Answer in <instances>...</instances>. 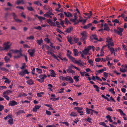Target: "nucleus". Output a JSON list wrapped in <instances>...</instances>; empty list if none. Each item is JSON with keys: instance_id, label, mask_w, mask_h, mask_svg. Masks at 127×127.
<instances>
[{"instance_id": "nucleus-5", "label": "nucleus", "mask_w": 127, "mask_h": 127, "mask_svg": "<svg viewBox=\"0 0 127 127\" xmlns=\"http://www.w3.org/2000/svg\"><path fill=\"white\" fill-rule=\"evenodd\" d=\"M28 52L29 53V54L30 55L31 57L34 56V53L35 52L34 49H29L28 51Z\"/></svg>"}, {"instance_id": "nucleus-59", "label": "nucleus", "mask_w": 127, "mask_h": 127, "mask_svg": "<svg viewBox=\"0 0 127 127\" xmlns=\"http://www.w3.org/2000/svg\"><path fill=\"white\" fill-rule=\"evenodd\" d=\"M120 70L123 73H124L126 71V70L125 69H123L121 68H120Z\"/></svg>"}, {"instance_id": "nucleus-40", "label": "nucleus", "mask_w": 127, "mask_h": 127, "mask_svg": "<svg viewBox=\"0 0 127 127\" xmlns=\"http://www.w3.org/2000/svg\"><path fill=\"white\" fill-rule=\"evenodd\" d=\"M109 91L111 92V93L114 95L115 94V92L114 91V88H111L109 90Z\"/></svg>"}, {"instance_id": "nucleus-1", "label": "nucleus", "mask_w": 127, "mask_h": 127, "mask_svg": "<svg viewBox=\"0 0 127 127\" xmlns=\"http://www.w3.org/2000/svg\"><path fill=\"white\" fill-rule=\"evenodd\" d=\"M106 42H107L109 45L111 46H114L113 43L112 41V39L111 37L110 38L109 37H108L106 38Z\"/></svg>"}, {"instance_id": "nucleus-41", "label": "nucleus", "mask_w": 127, "mask_h": 127, "mask_svg": "<svg viewBox=\"0 0 127 127\" xmlns=\"http://www.w3.org/2000/svg\"><path fill=\"white\" fill-rule=\"evenodd\" d=\"M11 14L13 17V19L15 20L16 19V18L17 17V16L14 13H12Z\"/></svg>"}, {"instance_id": "nucleus-10", "label": "nucleus", "mask_w": 127, "mask_h": 127, "mask_svg": "<svg viewBox=\"0 0 127 127\" xmlns=\"http://www.w3.org/2000/svg\"><path fill=\"white\" fill-rule=\"evenodd\" d=\"M47 77V76L45 74L43 75H41L39 76V78H40L41 80L43 81V82H44V79L46 78Z\"/></svg>"}, {"instance_id": "nucleus-61", "label": "nucleus", "mask_w": 127, "mask_h": 127, "mask_svg": "<svg viewBox=\"0 0 127 127\" xmlns=\"http://www.w3.org/2000/svg\"><path fill=\"white\" fill-rule=\"evenodd\" d=\"M96 72H97L99 74H100V73L103 72V69H100L99 70L97 71Z\"/></svg>"}, {"instance_id": "nucleus-22", "label": "nucleus", "mask_w": 127, "mask_h": 127, "mask_svg": "<svg viewBox=\"0 0 127 127\" xmlns=\"http://www.w3.org/2000/svg\"><path fill=\"white\" fill-rule=\"evenodd\" d=\"M43 40L41 38L40 40H37L36 42L38 45H40L42 43Z\"/></svg>"}, {"instance_id": "nucleus-56", "label": "nucleus", "mask_w": 127, "mask_h": 127, "mask_svg": "<svg viewBox=\"0 0 127 127\" xmlns=\"http://www.w3.org/2000/svg\"><path fill=\"white\" fill-rule=\"evenodd\" d=\"M0 69L3 71H8V69L4 67H0Z\"/></svg>"}, {"instance_id": "nucleus-25", "label": "nucleus", "mask_w": 127, "mask_h": 127, "mask_svg": "<svg viewBox=\"0 0 127 127\" xmlns=\"http://www.w3.org/2000/svg\"><path fill=\"white\" fill-rule=\"evenodd\" d=\"M118 111L120 112L121 115H123V116L125 115V114L123 112V111L121 109H119Z\"/></svg>"}, {"instance_id": "nucleus-39", "label": "nucleus", "mask_w": 127, "mask_h": 127, "mask_svg": "<svg viewBox=\"0 0 127 127\" xmlns=\"http://www.w3.org/2000/svg\"><path fill=\"white\" fill-rule=\"evenodd\" d=\"M38 19L40 21H42V20H44L45 19V18L43 17L42 16H39L38 17Z\"/></svg>"}, {"instance_id": "nucleus-15", "label": "nucleus", "mask_w": 127, "mask_h": 127, "mask_svg": "<svg viewBox=\"0 0 127 127\" xmlns=\"http://www.w3.org/2000/svg\"><path fill=\"white\" fill-rule=\"evenodd\" d=\"M92 24L91 23H89L86 25L84 26L83 28L85 29H87L92 26Z\"/></svg>"}, {"instance_id": "nucleus-50", "label": "nucleus", "mask_w": 127, "mask_h": 127, "mask_svg": "<svg viewBox=\"0 0 127 127\" xmlns=\"http://www.w3.org/2000/svg\"><path fill=\"white\" fill-rule=\"evenodd\" d=\"M69 59L71 60L74 63V62L75 60V59L74 58L71 56L70 58H69Z\"/></svg>"}, {"instance_id": "nucleus-35", "label": "nucleus", "mask_w": 127, "mask_h": 127, "mask_svg": "<svg viewBox=\"0 0 127 127\" xmlns=\"http://www.w3.org/2000/svg\"><path fill=\"white\" fill-rule=\"evenodd\" d=\"M47 54H50L51 55V56H53V57L55 55L52 52H50L49 51H48L47 52Z\"/></svg>"}, {"instance_id": "nucleus-49", "label": "nucleus", "mask_w": 127, "mask_h": 127, "mask_svg": "<svg viewBox=\"0 0 127 127\" xmlns=\"http://www.w3.org/2000/svg\"><path fill=\"white\" fill-rule=\"evenodd\" d=\"M26 66H27L26 65V64L25 63H24L22 67H20V68L21 69H23L24 68L26 67Z\"/></svg>"}, {"instance_id": "nucleus-34", "label": "nucleus", "mask_w": 127, "mask_h": 127, "mask_svg": "<svg viewBox=\"0 0 127 127\" xmlns=\"http://www.w3.org/2000/svg\"><path fill=\"white\" fill-rule=\"evenodd\" d=\"M27 96V95L24 93H22L19 94V97H21L22 96Z\"/></svg>"}, {"instance_id": "nucleus-27", "label": "nucleus", "mask_w": 127, "mask_h": 127, "mask_svg": "<svg viewBox=\"0 0 127 127\" xmlns=\"http://www.w3.org/2000/svg\"><path fill=\"white\" fill-rule=\"evenodd\" d=\"M34 3L38 6L40 5L41 6L42 5L41 4L39 1H37L34 2Z\"/></svg>"}, {"instance_id": "nucleus-2", "label": "nucleus", "mask_w": 127, "mask_h": 127, "mask_svg": "<svg viewBox=\"0 0 127 127\" xmlns=\"http://www.w3.org/2000/svg\"><path fill=\"white\" fill-rule=\"evenodd\" d=\"M104 29L103 30L102 29H99L98 30V31H103L104 30L105 31H109L110 29L109 28L108 26V24L106 23H105L104 25Z\"/></svg>"}, {"instance_id": "nucleus-52", "label": "nucleus", "mask_w": 127, "mask_h": 127, "mask_svg": "<svg viewBox=\"0 0 127 127\" xmlns=\"http://www.w3.org/2000/svg\"><path fill=\"white\" fill-rule=\"evenodd\" d=\"M3 97H4L7 100H9V97L5 95H3Z\"/></svg>"}, {"instance_id": "nucleus-23", "label": "nucleus", "mask_w": 127, "mask_h": 127, "mask_svg": "<svg viewBox=\"0 0 127 127\" xmlns=\"http://www.w3.org/2000/svg\"><path fill=\"white\" fill-rule=\"evenodd\" d=\"M90 110H91V109H89L88 108H86V110L87 114H89L91 113V111Z\"/></svg>"}, {"instance_id": "nucleus-28", "label": "nucleus", "mask_w": 127, "mask_h": 127, "mask_svg": "<svg viewBox=\"0 0 127 127\" xmlns=\"http://www.w3.org/2000/svg\"><path fill=\"white\" fill-rule=\"evenodd\" d=\"M68 79L69 81H70L69 83H72L73 82L72 78L70 76H68Z\"/></svg>"}, {"instance_id": "nucleus-62", "label": "nucleus", "mask_w": 127, "mask_h": 127, "mask_svg": "<svg viewBox=\"0 0 127 127\" xmlns=\"http://www.w3.org/2000/svg\"><path fill=\"white\" fill-rule=\"evenodd\" d=\"M64 90V89L63 88H62L60 90L61 91L59 92V93H62L64 92L63 90Z\"/></svg>"}, {"instance_id": "nucleus-16", "label": "nucleus", "mask_w": 127, "mask_h": 127, "mask_svg": "<svg viewBox=\"0 0 127 127\" xmlns=\"http://www.w3.org/2000/svg\"><path fill=\"white\" fill-rule=\"evenodd\" d=\"M16 3L17 5H18L20 3H21L22 4H24V2L23 0H19L17 1Z\"/></svg>"}, {"instance_id": "nucleus-47", "label": "nucleus", "mask_w": 127, "mask_h": 127, "mask_svg": "<svg viewBox=\"0 0 127 127\" xmlns=\"http://www.w3.org/2000/svg\"><path fill=\"white\" fill-rule=\"evenodd\" d=\"M92 37L94 39L97 40V37L95 35H92Z\"/></svg>"}, {"instance_id": "nucleus-17", "label": "nucleus", "mask_w": 127, "mask_h": 127, "mask_svg": "<svg viewBox=\"0 0 127 127\" xmlns=\"http://www.w3.org/2000/svg\"><path fill=\"white\" fill-rule=\"evenodd\" d=\"M11 93L12 91H11L8 90V91H6L5 92H4L3 94V95H8L9 94Z\"/></svg>"}, {"instance_id": "nucleus-45", "label": "nucleus", "mask_w": 127, "mask_h": 127, "mask_svg": "<svg viewBox=\"0 0 127 127\" xmlns=\"http://www.w3.org/2000/svg\"><path fill=\"white\" fill-rule=\"evenodd\" d=\"M14 20L17 23H20L22 21L21 20L19 19H16Z\"/></svg>"}, {"instance_id": "nucleus-33", "label": "nucleus", "mask_w": 127, "mask_h": 127, "mask_svg": "<svg viewBox=\"0 0 127 127\" xmlns=\"http://www.w3.org/2000/svg\"><path fill=\"white\" fill-rule=\"evenodd\" d=\"M93 87L95 88L96 89V90L97 92H98L99 91V88L96 85H94Z\"/></svg>"}, {"instance_id": "nucleus-37", "label": "nucleus", "mask_w": 127, "mask_h": 127, "mask_svg": "<svg viewBox=\"0 0 127 127\" xmlns=\"http://www.w3.org/2000/svg\"><path fill=\"white\" fill-rule=\"evenodd\" d=\"M18 74L19 75H20L22 76H24L25 75L24 72L23 70L22 71L20 72Z\"/></svg>"}, {"instance_id": "nucleus-60", "label": "nucleus", "mask_w": 127, "mask_h": 127, "mask_svg": "<svg viewBox=\"0 0 127 127\" xmlns=\"http://www.w3.org/2000/svg\"><path fill=\"white\" fill-rule=\"evenodd\" d=\"M86 120L87 121H88L89 123H91V122L90 121L91 120V118L89 117H88L86 119Z\"/></svg>"}, {"instance_id": "nucleus-44", "label": "nucleus", "mask_w": 127, "mask_h": 127, "mask_svg": "<svg viewBox=\"0 0 127 127\" xmlns=\"http://www.w3.org/2000/svg\"><path fill=\"white\" fill-rule=\"evenodd\" d=\"M19 51L18 50H11L9 51V52H12L14 53H17L18 52H19Z\"/></svg>"}, {"instance_id": "nucleus-54", "label": "nucleus", "mask_w": 127, "mask_h": 127, "mask_svg": "<svg viewBox=\"0 0 127 127\" xmlns=\"http://www.w3.org/2000/svg\"><path fill=\"white\" fill-rule=\"evenodd\" d=\"M60 20L61 21L60 22L61 25L63 27H64V21H62L61 20V19H60Z\"/></svg>"}, {"instance_id": "nucleus-58", "label": "nucleus", "mask_w": 127, "mask_h": 127, "mask_svg": "<svg viewBox=\"0 0 127 127\" xmlns=\"http://www.w3.org/2000/svg\"><path fill=\"white\" fill-rule=\"evenodd\" d=\"M101 59L100 58H95V61L96 62H99L100 61Z\"/></svg>"}, {"instance_id": "nucleus-57", "label": "nucleus", "mask_w": 127, "mask_h": 127, "mask_svg": "<svg viewBox=\"0 0 127 127\" xmlns=\"http://www.w3.org/2000/svg\"><path fill=\"white\" fill-rule=\"evenodd\" d=\"M112 22L115 23H118L119 22V21L117 19H115L114 20H112Z\"/></svg>"}, {"instance_id": "nucleus-31", "label": "nucleus", "mask_w": 127, "mask_h": 127, "mask_svg": "<svg viewBox=\"0 0 127 127\" xmlns=\"http://www.w3.org/2000/svg\"><path fill=\"white\" fill-rule=\"evenodd\" d=\"M27 9L30 11H34V9L32 8V7L27 6Z\"/></svg>"}, {"instance_id": "nucleus-42", "label": "nucleus", "mask_w": 127, "mask_h": 127, "mask_svg": "<svg viewBox=\"0 0 127 127\" xmlns=\"http://www.w3.org/2000/svg\"><path fill=\"white\" fill-rule=\"evenodd\" d=\"M82 52L84 54L86 55L88 54L89 52L87 51L86 49H84L82 51Z\"/></svg>"}, {"instance_id": "nucleus-12", "label": "nucleus", "mask_w": 127, "mask_h": 127, "mask_svg": "<svg viewBox=\"0 0 127 127\" xmlns=\"http://www.w3.org/2000/svg\"><path fill=\"white\" fill-rule=\"evenodd\" d=\"M73 53L75 56H78V51L76 49H73Z\"/></svg>"}, {"instance_id": "nucleus-11", "label": "nucleus", "mask_w": 127, "mask_h": 127, "mask_svg": "<svg viewBox=\"0 0 127 127\" xmlns=\"http://www.w3.org/2000/svg\"><path fill=\"white\" fill-rule=\"evenodd\" d=\"M84 14L85 15L87 16L89 18L92 15V12L91 11H89V13H84Z\"/></svg>"}, {"instance_id": "nucleus-64", "label": "nucleus", "mask_w": 127, "mask_h": 127, "mask_svg": "<svg viewBox=\"0 0 127 127\" xmlns=\"http://www.w3.org/2000/svg\"><path fill=\"white\" fill-rule=\"evenodd\" d=\"M55 125H47L46 126V127H56Z\"/></svg>"}, {"instance_id": "nucleus-46", "label": "nucleus", "mask_w": 127, "mask_h": 127, "mask_svg": "<svg viewBox=\"0 0 127 127\" xmlns=\"http://www.w3.org/2000/svg\"><path fill=\"white\" fill-rule=\"evenodd\" d=\"M99 124L100 125L103 126L105 127H107V126L106 125L105 123L104 122H100L99 123Z\"/></svg>"}, {"instance_id": "nucleus-32", "label": "nucleus", "mask_w": 127, "mask_h": 127, "mask_svg": "<svg viewBox=\"0 0 127 127\" xmlns=\"http://www.w3.org/2000/svg\"><path fill=\"white\" fill-rule=\"evenodd\" d=\"M36 70L37 72L38 73L41 74L42 73V70L41 69L36 68Z\"/></svg>"}, {"instance_id": "nucleus-20", "label": "nucleus", "mask_w": 127, "mask_h": 127, "mask_svg": "<svg viewBox=\"0 0 127 127\" xmlns=\"http://www.w3.org/2000/svg\"><path fill=\"white\" fill-rule=\"evenodd\" d=\"M79 76H75L73 77V79L76 82H78L79 81Z\"/></svg>"}, {"instance_id": "nucleus-19", "label": "nucleus", "mask_w": 127, "mask_h": 127, "mask_svg": "<svg viewBox=\"0 0 127 127\" xmlns=\"http://www.w3.org/2000/svg\"><path fill=\"white\" fill-rule=\"evenodd\" d=\"M108 48L110 50V51L111 52V54H112L113 53H115L114 52V49L113 47H110L109 46H108Z\"/></svg>"}, {"instance_id": "nucleus-38", "label": "nucleus", "mask_w": 127, "mask_h": 127, "mask_svg": "<svg viewBox=\"0 0 127 127\" xmlns=\"http://www.w3.org/2000/svg\"><path fill=\"white\" fill-rule=\"evenodd\" d=\"M103 76L105 78H106L108 76V73L106 72H104L103 73Z\"/></svg>"}, {"instance_id": "nucleus-21", "label": "nucleus", "mask_w": 127, "mask_h": 127, "mask_svg": "<svg viewBox=\"0 0 127 127\" xmlns=\"http://www.w3.org/2000/svg\"><path fill=\"white\" fill-rule=\"evenodd\" d=\"M9 118L10 119L8 120V123L10 125H12L13 124V119L11 118V117H10Z\"/></svg>"}, {"instance_id": "nucleus-7", "label": "nucleus", "mask_w": 127, "mask_h": 127, "mask_svg": "<svg viewBox=\"0 0 127 127\" xmlns=\"http://www.w3.org/2000/svg\"><path fill=\"white\" fill-rule=\"evenodd\" d=\"M11 45V44L10 45L4 44L3 46L2 47L3 50H6L9 49Z\"/></svg>"}, {"instance_id": "nucleus-51", "label": "nucleus", "mask_w": 127, "mask_h": 127, "mask_svg": "<svg viewBox=\"0 0 127 127\" xmlns=\"http://www.w3.org/2000/svg\"><path fill=\"white\" fill-rule=\"evenodd\" d=\"M49 24L51 25L52 26H53V27L56 26V25L55 24V23L54 22H52L50 23V24Z\"/></svg>"}, {"instance_id": "nucleus-4", "label": "nucleus", "mask_w": 127, "mask_h": 127, "mask_svg": "<svg viewBox=\"0 0 127 127\" xmlns=\"http://www.w3.org/2000/svg\"><path fill=\"white\" fill-rule=\"evenodd\" d=\"M82 36L80 38L82 41H84L87 38V33L86 32H82L81 33Z\"/></svg>"}, {"instance_id": "nucleus-29", "label": "nucleus", "mask_w": 127, "mask_h": 127, "mask_svg": "<svg viewBox=\"0 0 127 127\" xmlns=\"http://www.w3.org/2000/svg\"><path fill=\"white\" fill-rule=\"evenodd\" d=\"M117 28L118 31L117 32H123V31L124 30L123 28H122L118 27H117Z\"/></svg>"}, {"instance_id": "nucleus-8", "label": "nucleus", "mask_w": 127, "mask_h": 127, "mask_svg": "<svg viewBox=\"0 0 127 127\" xmlns=\"http://www.w3.org/2000/svg\"><path fill=\"white\" fill-rule=\"evenodd\" d=\"M64 13L65 15V16L67 17H72L73 16L72 14L69 12H64Z\"/></svg>"}, {"instance_id": "nucleus-24", "label": "nucleus", "mask_w": 127, "mask_h": 127, "mask_svg": "<svg viewBox=\"0 0 127 127\" xmlns=\"http://www.w3.org/2000/svg\"><path fill=\"white\" fill-rule=\"evenodd\" d=\"M51 76L52 77H55V76L56 74L55 73V72L53 70H52L51 71Z\"/></svg>"}, {"instance_id": "nucleus-30", "label": "nucleus", "mask_w": 127, "mask_h": 127, "mask_svg": "<svg viewBox=\"0 0 127 127\" xmlns=\"http://www.w3.org/2000/svg\"><path fill=\"white\" fill-rule=\"evenodd\" d=\"M70 116H71L75 117L76 116H77V115L75 113L72 112L71 113L70 115Z\"/></svg>"}, {"instance_id": "nucleus-55", "label": "nucleus", "mask_w": 127, "mask_h": 127, "mask_svg": "<svg viewBox=\"0 0 127 127\" xmlns=\"http://www.w3.org/2000/svg\"><path fill=\"white\" fill-rule=\"evenodd\" d=\"M46 114L48 115H51V112L47 110L46 111Z\"/></svg>"}, {"instance_id": "nucleus-53", "label": "nucleus", "mask_w": 127, "mask_h": 127, "mask_svg": "<svg viewBox=\"0 0 127 127\" xmlns=\"http://www.w3.org/2000/svg\"><path fill=\"white\" fill-rule=\"evenodd\" d=\"M44 41L46 42L47 43H49L50 42V40L48 38H46L44 39Z\"/></svg>"}, {"instance_id": "nucleus-14", "label": "nucleus", "mask_w": 127, "mask_h": 127, "mask_svg": "<svg viewBox=\"0 0 127 127\" xmlns=\"http://www.w3.org/2000/svg\"><path fill=\"white\" fill-rule=\"evenodd\" d=\"M27 82L28 84L30 85H33L34 83L33 81L31 79L28 80L27 81Z\"/></svg>"}, {"instance_id": "nucleus-9", "label": "nucleus", "mask_w": 127, "mask_h": 127, "mask_svg": "<svg viewBox=\"0 0 127 127\" xmlns=\"http://www.w3.org/2000/svg\"><path fill=\"white\" fill-rule=\"evenodd\" d=\"M9 105L11 106H14L18 104L17 102L15 101L14 100L10 101V102L9 103Z\"/></svg>"}, {"instance_id": "nucleus-13", "label": "nucleus", "mask_w": 127, "mask_h": 127, "mask_svg": "<svg viewBox=\"0 0 127 127\" xmlns=\"http://www.w3.org/2000/svg\"><path fill=\"white\" fill-rule=\"evenodd\" d=\"M67 71V72L69 73H74L75 72L72 70L71 69V68H69L68 69H67L66 70Z\"/></svg>"}, {"instance_id": "nucleus-18", "label": "nucleus", "mask_w": 127, "mask_h": 127, "mask_svg": "<svg viewBox=\"0 0 127 127\" xmlns=\"http://www.w3.org/2000/svg\"><path fill=\"white\" fill-rule=\"evenodd\" d=\"M4 59L5 62L6 63L9 62L10 60V58L7 56H5Z\"/></svg>"}, {"instance_id": "nucleus-36", "label": "nucleus", "mask_w": 127, "mask_h": 127, "mask_svg": "<svg viewBox=\"0 0 127 127\" xmlns=\"http://www.w3.org/2000/svg\"><path fill=\"white\" fill-rule=\"evenodd\" d=\"M25 113V112L22 110H20L18 111L16 113L18 115H19V114H20L21 113Z\"/></svg>"}, {"instance_id": "nucleus-63", "label": "nucleus", "mask_w": 127, "mask_h": 127, "mask_svg": "<svg viewBox=\"0 0 127 127\" xmlns=\"http://www.w3.org/2000/svg\"><path fill=\"white\" fill-rule=\"evenodd\" d=\"M23 47L24 48H30V47L27 44H24Z\"/></svg>"}, {"instance_id": "nucleus-26", "label": "nucleus", "mask_w": 127, "mask_h": 127, "mask_svg": "<svg viewBox=\"0 0 127 127\" xmlns=\"http://www.w3.org/2000/svg\"><path fill=\"white\" fill-rule=\"evenodd\" d=\"M65 24L67 25L68 24H71V23H70L69 21L68 20V19L67 18H65Z\"/></svg>"}, {"instance_id": "nucleus-3", "label": "nucleus", "mask_w": 127, "mask_h": 127, "mask_svg": "<svg viewBox=\"0 0 127 127\" xmlns=\"http://www.w3.org/2000/svg\"><path fill=\"white\" fill-rule=\"evenodd\" d=\"M49 10L47 11V13L44 14V16L46 17H48L51 15H53L54 14L52 13V9L51 8H48Z\"/></svg>"}, {"instance_id": "nucleus-43", "label": "nucleus", "mask_w": 127, "mask_h": 127, "mask_svg": "<svg viewBox=\"0 0 127 127\" xmlns=\"http://www.w3.org/2000/svg\"><path fill=\"white\" fill-rule=\"evenodd\" d=\"M73 29V28L72 27L69 28H67L65 32H70L71 31H72Z\"/></svg>"}, {"instance_id": "nucleus-6", "label": "nucleus", "mask_w": 127, "mask_h": 127, "mask_svg": "<svg viewBox=\"0 0 127 127\" xmlns=\"http://www.w3.org/2000/svg\"><path fill=\"white\" fill-rule=\"evenodd\" d=\"M74 109L76 110L77 112L79 113H81L82 112L83 108L78 107H75Z\"/></svg>"}, {"instance_id": "nucleus-48", "label": "nucleus", "mask_w": 127, "mask_h": 127, "mask_svg": "<svg viewBox=\"0 0 127 127\" xmlns=\"http://www.w3.org/2000/svg\"><path fill=\"white\" fill-rule=\"evenodd\" d=\"M34 38V37L33 36H31L29 37H27V39L31 40L33 39Z\"/></svg>"}]
</instances>
